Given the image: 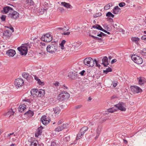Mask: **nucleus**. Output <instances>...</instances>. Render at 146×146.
Masks as SVG:
<instances>
[{
	"mask_svg": "<svg viewBox=\"0 0 146 146\" xmlns=\"http://www.w3.org/2000/svg\"><path fill=\"white\" fill-rule=\"evenodd\" d=\"M26 105L25 104L21 105L19 107V111L21 112H22L26 109Z\"/></svg>",
	"mask_w": 146,
	"mask_h": 146,
	"instance_id": "nucleus-22",
	"label": "nucleus"
},
{
	"mask_svg": "<svg viewBox=\"0 0 146 146\" xmlns=\"http://www.w3.org/2000/svg\"><path fill=\"white\" fill-rule=\"evenodd\" d=\"M60 110V109L59 107H57L53 108V111L54 113L57 114L59 113Z\"/></svg>",
	"mask_w": 146,
	"mask_h": 146,
	"instance_id": "nucleus-28",
	"label": "nucleus"
},
{
	"mask_svg": "<svg viewBox=\"0 0 146 146\" xmlns=\"http://www.w3.org/2000/svg\"><path fill=\"white\" fill-rule=\"evenodd\" d=\"M70 97L69 94L66 92L62 91L58 97L59 101L62 102L68 99Z\"/></svg>",
	"mask_w": 146,
	"mask_h": 146,
	"instance_id": "nucleus-3",
	"label": "nucleus"
},
{
	"mask_svg": "<svg viewBox=\"0 0 146 146\" xmlns=\"http://www.w3.org/2000/svg\"><path fill=\"white\" fill-rule=\"evenodd\" d=\"M28 141L31 143L30 146H40L38 141L34 138H31Z\"/></svg>",
	"mask_w": 146,
	"mask_h": 146,
	"instance_id": "nucleus-10",
	"label": "nucleus"
},
{
	"mask_svg": "<svg viewBox=\"0 0 146 146\" xmlns=\"http://www.w3.org/2000/svg\"><path fill=\"white\" fill-rule=\"evenodd\" d=\"M140 53L143 56H146V49L144 48L140 51Z\"/></svg>",
	"mask_w": 146,
	"mask_h": 146,
	"instance_id": "nucleus-44",
	"label": "nucleus"
},
{
	"mask_svg": "<svg viewBox=\"0 0 146 146\" xmlns=\"http://www.w3.org/2000/svg\"><path fill=\"white\" fill-rule=\"evenodd\" d=\"M36 91H37V89H32L31 91V95L33 96V95H34L35 94V92H36Z\"/></svg>",
	"mask_w": 146,
	"mask_h": 146,
	"instance_id": "nucleus-42",
	"label": "nucleus"
},
{
	"mask_svg": "<svg viewBox=\"0 0 146 146\" xmlns=\"http://www.w3.org/2000/svg\"><path fill=\"white\" fill-rule=\"evenodd\" d=\"M61 5H62L67 8H70V7H72V6L69 4V3H66L65 2H62Z\"/></svg>",
	"mask_w": 146,
	"mask_h": 146,
	"instance_id": "nucleus-24",
	"label": "nucleus"
},
{
	"mask_svg": "<svg viewBox=\"0 0 146 146\" xmlns=\"http://www.w3.org/2000/svg\"><path fill=\"white\" fill-rule=\"evenodd\" d=\"M106 16L107 17L113 18L114 16L111 12H108L106 14Z\"/></svg>",
	"mask_w": 146,
	"mask_h": 146,
	"instance_id": "nucleus-39",
	"label": "nucleus"
},
{
	"mask_svg": "<svg viewBox=\"0 0 146 146\" xmlns=\"http://www.w3.org/2000/svg\"><path fill=\"white\" fill-rule=\"evenodd\" d=\"M66 41L65 40H62L61 43L60 44V45L61 47V48L62 50L64 49V44L66 43Z\"/></svg>",
	"mask_w": 146,
	"mask_h": 146,
	"instance_id": "nucleus-36",
	"label": "nucleus"
},
{
	"mask_svg": "<svg viewBox=\"0 0 146 146\" xmlns=\"http://www.w3.org/2000/svg\"><path fill=\"white\" fill-rule=\"evenodd\" d=\"M98 33L99 34L97 35V36L99 37H101L102 36H105L106 35H107L106 34L100 31L98 32Z\"/></svg>",
	"mask_w": 146,
	"mask_h": 146,
	"instance_id": "nucleus-43",
	"label": "nucleus"
},
{
	"mask_svg": "<svg viewBox=\"0 0 146 146\" xmlns=\"http://www.w3.org/2000/svg\"><path fill=\"white\" fill-rule=\"evenodd\" d=\"M111 85H113V87H115L117 85V84L116 82H112Z\"/></svg>",
	"mask_w": 146,
	"mask_h": 146,
	"instance_id": "nucleus-56",
	"label": "nucleus"
},
{
	"mask_svg": "<svg viewBox=\"0 0 146 146\" xmlns=\"http://www.w3.org/2000/svg\"><path fill=\"white\" fill-rule=\"evenodd\" d=\"M17 49L21 55H26L28 51L27 43L22 44L21 47L17 48Z\"/></svg>",
	"mask_w": 146,
	"mask_h": 146,
	"instance_id": "nucleus-2",
	"label": "nucleus"
},
{
	"mask_svg": "<svg viewBox=\"0 0 146 146\" xmlns=\"http://www.w3.org/2000/svg\"><path fill=\"white\" fill-rule=\"evenodd\" d=\"M40 121L44 125H46L50 122L49 120L47 119L46 116L45 115H43L41 117Z\"/></svg>",
	"mask_w": 146,
	"mask_h": 146,
	"instance_id": "nucleus-13",
	"label": "nucleus"
},
{
	"mask_svg": "<svg viewBox=\"0 0 146 146\" xmlns=\"http://www.w3.org/2000/svg\"><path fill=\"white\" fill-rule=\"evenodd\" d=\"M43 129V127L41 126H40L38 128L37 132L35 133V136L36 137H38L39 135L41 134Z\"/></svg>",
	"mask_w": 146,
	"mask_h": 146,
	"instance_id": "nucleus-19",
	"label": "nucleus"
},
{
	"mask_svg": "<svg viewBox=\"0 0 146 146\" xmlns=\"http://www.w3.org/2000/svg\"><path fill=\"white\" fill-rule=\"evenodd\" d=\"M141 39L143 41V42L146 43V35H144L142 36Z\"/></svg>",
	"mask_w": 146,
	"mask_h": 146,
	"instance_id": "nucleus-47",
	"label": "nucleus"
},
{
	"mask_svg": "<svg viewBox=\"0 0 146 146\" xmlns=\"http://www.w3.org/2000/svg\"><path fill=\"white\" fill-rule=\"evenodd\" d=\"M121 9L118 6H116L112 10V12L113 14H117L119 12L120 10Z\"/></svg>",
	"mask_w": 146,
	"mask_h": 146,
	"instance_id": "nucleus-21",
	"label": "nucleus"
},
{
	"mask_svg": "<svg viewBox=\"0 0 146 146\" xmlns=\"http://www.w3.org/2000/svg\"><path fill=\"white\" fill-rule=\"evenodd\" d=\"M64 121V120L63 119H61L57 123V124L58 125H59L61 124L62 123H63Z\"/></svg>",
	"mask_w": 146,
	"mask_h": 146,
	"instance_id": "nucleus-52",
	"label": "nucleus"
},
{
	"mask_svg": "<svg viewBox=\"0 0 146 146\" xmlns=\"http://www.w3.org/2000/svg\"><path fill=\"white\" fill-rule=\"evenodd\" d=\"M88 127L86 126L82 127L80 129V132H81L84 135L86 131L88 130Z\"/></svg>",
	"mask_w": 146,
	"mask_h": 146,
	"instance_id": "nucleus-26",
	"label": "nucleus"
},
{
	"mask_svg": "<svg viewBox=\"0 0 146 146\" xmlns=\"http://www.w3.org/2000/svg\"><path fill=\"white\" fill-rule=\"evenodd\" d=\"M14 83L15 85L17 88L22 86L24 83V81L23 79L18 78L16 79Z\"/></svg>",
	"mask_w": 146,
	"mask_h": 146,
	"instance_id": "nucleus-8",
	"label": "nucleus"
},
{
	"mask_svg": "<svg viewBox=\"0 0 146 146\" xmlns=\"http://www.w3.org/2000/svg\"><path fill=\"white\" fill-rule=\"evenodd\" d=\"M102 15V14L101 13H96V14L93 15V17L94 18H96L101 16Z\"/></svg>",
	"mask_w": 146,
	"mask_h": 146,
	"instance_id": "nucleus-46",
	"label": "nucleus"
},
{
	"mask_svg": "<svg viewBox=\"0 0 146 146\" xmlns=\"http://www.w3.org/2000/svg\"><path fill=\"white\" fill-rule=\"evenodd\" d=\"M26 3L28 5H33L34 4V2L32 0H27L26 1Z\"/></svg>",
	"mask_w": 146,
	"mask_h": 146,
	"instance_id": "nucleus-33",
	"label": "nucleus"
},
{
	"mask_svg": "<svg viewBox=\"0 0 146 146\" xmlns=\"http://www.w3.org/2000/svg\"><path fill=\"white\" fill-rule=\"evenodd\" d=\"M58 48L57 42L55 41L52 42L47 46L46 50L50 53L53 54L56 52Z\"/></svg>",
	"mask_w": 146,
	"mask_h": 146,
	"instance_id": "nucleus-1",
	"label": "nucleus"
},
{
	"mask_svg": "<svg viewBox=\"0 0 146 146\" xmlns=\"http://www.w3.org/2000/svg\"><path fill=\"white\" fill-rule=\"evenodd\" d=\"M107 119V118L106 117H104L101 119L99 120V123H101L102 124V123L106 121Z\"/></svg>",
	"mask_w": 146,
	"mask_h": 146,
	"instance_id": "nucleus-41",
	"label": "nucleus"
},
{
	"mask_svg": "<svg viewBox=\"0 0 146 146\" xmlns=\"http://www.w3.org/2000/svg\"><path fill=\"white\" fill-rule=\"evenodd\" d=\"M117 110L114 108L113 107L109 108L108 110V112L110 113H113Z\"/></svg>",
	"mask_w": 146,
	"mask_h": 146,
	"instance_id": "nucleus-40",
	"label": "nucleus"
},
{
	"mask_svg": "<svg viewBox=\"0 0 146 146\" xmlns=\"http://www.w3.org/2000/svg\"><path fill=\"white\" fill-rule=\"evenodd\" d=\"M5 27L10 29L12 31V32H13L14 31V29L11 25H10L9 26H5Z\"/></svg>",
	"mask_w": 146,
	"mask_h": 146,
	"instance_id": "nucleus-51",
	"label": "nucleus"
},
{
	"mask_svg": "<svg viewBox=\"0 0 146 146\" xmlns=\"http://www.w3.org/2000/svg\"><path fill=\"white\" fill-rule=\"evenodd\" d=\"M116 61H117V60L116 59H113L111 60V64H113L114 63L116 62Z\"/></svg>",
	"mask_w": 146,
	"mask_h": 146,
	"instance_id": "nucleus-63",
	"label": "nucleus"
},
{
	"mask_svg": "<svg viewBox=\"0 0 146 146\" xmlns=\"http://www.w3.org/2000/svg\"><path fill=\"white\" fill-rule=\"evenodd\" d=\"M131 58L136 63L138 64H141L143 62V60L139 56L136 55H133Z\"/></svg>",
	"mask_w": 146,
	"mask_h": 146,
	"instance_id": "nucleus-7",
	"label": "nucleus"
},
{
	"mask_svg": "<svg viewBox=\"0 0 146 146\" xmlns=\"http://www.w3.org/2000/svg\"><path fill=\"white\" fill-rule=\"evenodd\" d=\"M118 5L120 7H122L124 6L125 5V4L124 2H122L119 3Z\"/></svg>",
	"mask_w": 146,
	"mask_h": 146,
	"instance_id": "nucleus-49",
	"label": "nucleus"
},
{
	"mask_svg": "<svg viewBox=\"0 0 146 146\" xmlns=\"http://www.w3.org/2000/svg\"><path fill=\"white\" fill-rule=\"evenodd\" d=\"M90 36L92 37L94 39L98 40V41L100 42H103V40L101 38H99L98 37L94 36L93 35H90Z\"/></svg>",
	"mask_w": 146,
	"mask_h": 146,
	"instance_id": "nucleus-25",
	"label": "nucleus"
},
{
	"mask_svg": "<svg viewBox=\"0 0 146 146\" xmlns=\"http://www.w3.org/2000/svg\"><path fill=\"white\" fill-rule=\"evenodd\" d=\"M84 135L82 134V133L80 131L79 133L78 134L77 137H76V139L78 140L80 139L82 137L83 135Z\"/></svg>",
	"mask_w": 146,
	"mask_h": 146,
	"instance_id": "nucleus-38",
	"label": "nucleus"
},
{
	"mask_svg": "<svg viewBox=\"0 0 146 146\" xmlns=\"http://www.w3.org/2000/svg\"><path fill=\"white\" fill-rule=\"evenodd\" d=\"M125 103L123 102H119L117 104L115 105V106L118 110L121 111H125L126 110Z\"/></svg>",
	"mask_w": 146,
	"mask_h": 146,
	"instance_id": "nucleus-5",
	"label": "nucleus"
},
{
	"mask_svg": "<svg viewBox=\"0 0 146 146\" xmlns=\"http://www.w3.org/2000/svg\"><path fill=\"white\" fill-rule=\"evenodd\" d=\"M102 64H103L105 67H107L109 64L108 60L107 57L106 56H104L102 59Z\"/></svg>",
	"mask_w": 146,
	"mask_h": 146,
	"instance_id": "nucleus-16",
	"label": "nucleus"
},
{
	"mask_svg": "<svg viewBox=\"0 0 146 146\" xmlns=\"http://www.w3.org/2000/svg\"><path fill=\"white\" fill-rule=\"evenodd\" d=\"M22 75L23 78H27L29 76V74L25 72H23L22 73Z\"/></svg>",
	"mask_w": 146,
	"mask_h": 146,
	"instance_id": "nucleus-45",
	"label": "nucleus"
},
{
	"mask_svg": "<svg viewBox=\"0 0 146 146\" xmlns=\"http://www.w3.org/2000/svg\"><path fill=\"white\" fill-rule=\"evenodd\" d=\"M139 84L140 85H142L144 84V82L143 81V80L141 79V78H140L139 80Z\"/></svg>",
	"mask_w": 146,
	"mask_h": 146,
	"instance_id": "nucleus-50",
	"label": "nucleus"
},
{
	"mask_svg": "<svg viewBox=\"0 0 146 146\" xmlns=\"http://www.w3.org/2000/svg\"><path fill=\"white\" fill-rule=\"evenodd\" d=\"M11 33L9 30H6L3 33V38L4 39H9L11 36Z\"/></svg>",
	"mask_w": 146,
	"mask_h": 146,
	"instance_id": "nucleus-11",
	"label": "nucleus"
},
{
	"mask_svg": "<svg viewBox=\"0 0 146 146\" xmlns=\"http://www.w3.org/2000/svg\"><path fill=\"white\" fill-rule=\"evenodd\" d=\"M70 33V32H64L62 33V35H69Z\"/></svg>",
	"mask_w": 146,
	"mask_h": 146,
	"instance_id": "nucleus-55",
	"label": "nucleus"
},
{
	"mask_svg": "<svg viewBox=\"0 0 146 146\" xmlns=\"http://www.w3.org/2000/svg\"><path fill=\"white\" fill-rule=\"evenodd\" d=\"M131 40L133 42L137 43L139 41V39L137 37H132L131 38Z\"/></svg>",
	"mask_w": 146,
	"mask_h": 146,
	"instance_id": "nucleus-30",
	"label": "nucleus"
},
{
	"mask_svg": "<svg viewBox=\"0 0 146 146\" xmlns=\"http://www.w3.org/2000/svg\"><path fill=\"white\" fill-rule=\"evenodd\" d=\"M14 114V112L12 109H10L8 112L6 113L7 115L10 116L13 115Z\"/></svg>",
	"mask_w": 146,
	"mask_h": 146,
	"instance_id": "nucleus-32",
	"label": "nucleus"
},
{
	"mask_svg": "<svg viewBox=\"0 0 146 146\" xmlns=\"http://www.w3.org/2000/svg\"><path fill=\"white\" fill-rule=\"evenodd\" d=\"M94 62H95L96 65L97 66H98V67L100 68L101 66V65L98 64L97 61L96 60V59H95Z\"/></svg>",
	"mask_w": 146,
	"mask_h": 146,
	"instance_id": "nucleus-54",
	"label": "nucleus"
},
{
	"mask_svg": "<svg viewBox=\"0 0 146 146\" xmlns=\"http://www.w3.org/2000/svg\"><path fill=\"white\" fill-rule=\"evenodd\" d=\"M56 145V144L54 142H53L51 144V146H55Z\"/></svg>",
	"mask_w": 146,
	"mask_h": 146,
	"instance_id": "nucleus-64",
	"label": "nucleus"
},
{
	"mask_svg": "<svg viewBox=\"0 0 146 146\" xmlns=\"http://www.w3.org/2000/svg\"><path fill=\"white\" fill-rule=\"evenodd\" d=\"M130 88L131 91L134 93H138L142 91L140 88L136 86H131Z\"/></svg>",
	"mask_w": 146,
	"mask_h": 146,
	"instance_id": "nucleus-9",
	"label": "nucleus"
},
{
	"mask_svg": "<svg viewBox=\"0 0 146 146\" xmlns=\"http://www.w3.org/2000/svg\"><path fill=\"white\" fill-rule=\"evenodd\" d=\"M45 40H43V41L46 42H49L52 40V37L51 35L49 33L46 34L44 35Z\"/></svg>",
	"mask_w": 146,
	"mask_h": 146,
	"instance_id": "nucleus-12",
	"label": "nucleus"
},
{
	"mask_svg": "<svg viewBox=\"0 0 146 146\" xmlns=\"http://www.w3.org/2000/svg\"><path fill=\"white\" fill-rule=\"evenodd\" d=\"M95 59L94 60L91 58L89 57L86 58L84 60V64L89 67H92L94 64Z\"/></svg>",
	"mask_w": 146,
	"mask_h": 146,
	"instance_id": "nucleus-4",
	"label": "nucleus"
},
{
	"mask_svg": "<svg viewBox=\"0 0 146 146\" xmlns=\"http://www.w3.org/2000/svg\"><path fill=\"white\" fill-rule=\"evenodd\" d=\"M59 89H61V91L62 90H65L68 89V88L64 84L61 85L60 86Z\"/></svg>",
	"mask_w": 146,
	"mask_h": 146,
	"instance_id": "nucleus-31",
	"label": "nucleus"
},
{
	"mask_svg": "<svg viewBox=\"0 0 146 146\" xmlns=\"http://www.w3.org/2000/svg\"><path fill=\"white\" fill-rule=\"evenodd\" d=\"M19 14L17 11L12 9L8 14V17L12 19H16L19 17Z\"/></svg>",
	"mask_w": 146,
	"mask_h": 146,
	"instance_id": "nucleus-6",
	"label": "nucleus"
},
{
	"mask_svg": "<svg viewBox=\"0 0 146 146\" xmlns=\"http://www.w3.org/2000/svg\"><path fill=\"white\" fill-rule=\"evenodd\" d=\"M6 16L4 15H2L1 17V19L3 21H5Z\"/></svg>",
	"mask_w": 146,
	"mask_h": 146,
	"instance_id": "nucleus-53",
	"label": "nucleus"
},
{
	"mask_svg": "<svg viewBox=\"0 0 146 146\" xmlns=\"http://www.w3.org/2000/svg\"><path fill=\"white\" fill-rule=\"evenodd\" d=\"M112 69L111 68L109 67L107 68L105 70H103V73L105 74H107L108 73L112 71Z\"/></svg>",
	"mask_w": 146,
	"mask_h": 146,
	"instance_id": "nucleus-35",
	"label": "nucleus"
},
{
	"mask_svg": "<svg viewBox=\"0 0 146 146\" xmlns=\"http://www.w3.org/2000/svg\"><path fill=\"white\" fill-rule=\"evenodd\" d=\"M77 74L76 73H72V76H74V77H73V76H72V79H73L74 78H75V76L76 77V76H77Z\"/></svg>",
	"mask_w": 146,
	"mask_h": 146,
	"instance_id": "nucleus-58",
	"label": "nucleus"
},
{
	"mask_svg": "<svg viewBox=\"0 0 146 146\" xmlns=\"http://www.w3.org/2000/svg\"><path fill=\"white\" fill-rule=\"evenodd\" d=\"M58 9L61 12H63L64 11L63 8L62 7H59L58 8Z\"/></svg>",
	"mask_w": 146,
	"mask_h": 146,
	"instance_id": "nucleus-57",
	"label": "nucleus"
},
{
	"mask_svg": "<svg viewBox=\"0 0 146 146\" xmlns=\"http://www.w3.org/2000/svg\"><path fill=\"white\" fill-rule=\"evenodd\" d=\"M85 71L84 70H83L80 72L79 74L82 76H83L84 74V73L85 72Z\"/></svg>",
	"mask_w": 146,
	"mask_h": 146,
	"instance_id": "nucleus-61",
	"label": "nucleus"
},
{
	"mask_svg": "<svg viewBox=\"0 0 146 146\" xmlns=\"http://www.w3.org/2000/svg\"><path fill=\"white\" fill-rule=\"evenodd\" d=\"M35 79L37 81V83L40 85H43L44 83L43 82H42L40 79L37 77L36 76H34Z\"/></svg>",
	"mask_w": 146,
	"mask_h": 146,
	"instance_id": "nucleus-23",
	"label": "nucleus"
},
{
	"mask_svg": "<svg viewBox=\"0 0 146 146\" xmlns=\"http://www.w3.org/2000/svg\"><path fill=\"white\" fill-rule=\"evenodd\" d=\"M112 6V4L111 3H109L107 5H106L104 7V9L105 10H107L109 9Z\"/></svg>",
	"mask_w": 146,
	"mask_h": 146,
	"instance_id": "nucleus-37",
	"label": "nucleus"
},
{
	"mask_svg": "<svg viewBox=\"0 0 146 146\" xmlns=\"http://www.w3.org/2000/svg\"><path fill=\"white\" fill-rule=\"evenodd\" d=\"M34 114V113L33 112L31 111L30 110H29L24 114L25 115H27L31 117L33 116Z\"/></svg>",
	"mask_w": 146,
	"mask_h": 146,
	"instance_id": "nucleus-27",
	"label": "nucleus"
},
{
	"mask_svg": "<svg viewBox=\"0 0 146 146\" xmlns=\"http://www.w3.org/2000/svg\"><path fill=\"white\" fill-rule=\"evenodd\" d=\"M14 135V136H16L17 135V134H15L14 133V132H13L12 133H10L8 134L7 135V137H9L11 135Z\"/></svg>",
	"mask_w": 146,
	"mask_h": 146,
	"instance_id": "nucleus-60",
	"label": "nucleus"
},
{
	"mask_svg": "<svg viewBox=\"0 0 146 146\" xmlns=\"http://www.w3.org/2000/svg\"><path fill=\"white\" fill-rule=\"evenodd\" d=\"M92 27L100 31H101L102 28L99 25H93L92 26Z\"/></svg>",
	"mask_w": 146,
	"mask_h": 146,
	"instance_id": "nucleus-34",
	"label": "nucleus"
},
{
	"mask_svg": "<svg viewBox=\"0 0 146 146\" xmlns=\"http://www.w3.org/2000/svg\"><path fill=\"white\" fill-rule=\"evenodd\" d=\"M54 85L56 87L58 86H59V83L58 82L56 81L54 84Z\"/></svg>",
	"mask_w": 146,
	"mask_h": 146,
	"instance_id": "nucleus-59",
	"label": "nucleus"
},
{
	"mask_svg": "<svg viewBox=\"0 0 146 146\" xmlns=\"http://www.w3.org/2000/svg\"><path fill=\"white\" fill-rule=\"evenodd\" d=\"M6 54L9 56L13 57L15 54V51L14 50L11 49L8 50Z\"/></svg>",
	"mask_w": 146,
	"mask_h": 146,
	"instance_id": "nucleus-18",
	"label": "nucleus"
},
{
	"mask_svg": "<svg viewBox=\"0 0 146 146\" xmlns=\"http://www.w3.org/2000/svg\"><path fill=\"white\" fill-rule=\"evenodd\" d=\"M98 127L96 130V133L99 135L100 134L101 132V129L102 128V124L101 123H98Z\"/></svg>",
	"mask_w": 146,
	"mask_h": 146,
	"instance_id": "nucleus-20",
	"label": "nucleus"
},
{
	"mask_svg": "<svg viewBox=\"0 0 146 146\" xmlns=\"http://www.w3.org/2000/svg\"><path fill=\"white\" fill-rule=\"evenodd\" d=\"M46 7H43L42 6H40L39 8L37 9V11L40 14H42L44 13V11H46Z\"/></svg>",
	"mask_w": 146,
	"mask_h": 146,
	"instance_id": "nucleus-17",
	"label": "nucleus"
},
{
	"mask_svg": "<svg viewBox=\"0 0 146 146\" xmlns=\"http://www.w3.org/2000/svg\"><path fill=\"white\" fill-rule=\"evenodd\" d=\"M13 9L11 7L9 6H6L4 7L3 8V10L2 11V12L3 13H7L11 12Z\"/></svg>",
	"mask_w": 146,
	"mask_h": 146,
	"instance_id": "nucleus-15",
	"label": "nucleus"
},
{
	"mask_svg": "<svg viewBox=\"0 0 146 146\" xmlns=\"http://www.w3.org/2000/svg\"><path fill=\"white\" fill-rule=\"evenodd\" d=\"M39 92L38 90L37 89V91L35 92V94L33 96L34 97H39V95L38 94Z\"/></svg>",
	"mask_w": 146,
	"mask_h": 146,
	"instance_id": "nucleus-48",
	"label": "nucleus"
},
{
	"mask_svg": "<svg viewBox=\"0 0 146 146\" xmlns=\"http://www.w3.org/2000/svg\"><path fill=\"white\" fill-rule=\"evenodd\" d=\"M82 106V105H78V106H76L75 107V108L76 109H78L80 108Z\"/></svg>",
	"mask_w": 146,
	"mask_h": 146,
	"instance_id": "nucleus-62",
	"label": "nucleus"
},
{
	"mask_svg": "<svg viewBox=\"0 0 146 146\" xmlns=\"http://www.w3.org/2000/svg\"><path fill=\"white\" fill-rule=\"evenodd\" d=\"M38 90V94L39 95V97H41L42 96H44L45 94V91L43 90Z\"/></svg>",
	"mask_w": 146,
	"mask_h": 146,
	"instance_id": "nucleus-29",
	"label": "nucleus"
},
{
	"mask_svg": "<svg viewBox=\"0 0 146 146\" xmlns=\"http://www.w3.org/2000/svg\"><path fill=\"white\" fill-rule=\"evenodd\" d=\"M66 127V124H63L62 125L59 126L56 128L55 129V131L57 132H59L65 128Z\"/></svg>",
	"mask_w": 146,
	"mask_h": 146,
	"instance_id": "nucleus-14",
	"label": "nucleus"
}]
</instances>
